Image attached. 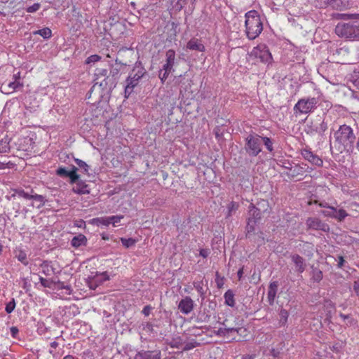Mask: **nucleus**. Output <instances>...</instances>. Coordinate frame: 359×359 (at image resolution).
I'll use <instances>...</instances> for the list:
<instances>
[{
	"label": "nucleus",
	"instance_id": "nucleus-1",
	"mask_svg": "<svg viewBox=\"0 0 359 359\" xmlns=\"http://www.w3.org/2000/svg\"><path fill=\"white\" fill-rule=\"evenodd\" d=\"M93 81V86L86 94V98L88 99L91 98L93 92L96 89L98 90V98H102L104 95V91L108 93H111L118 83L115 79L110 76L108 69L104 68L95 69Z\"/></svg>",
	"mask_w": 359,
	"mask_h": 359
},
{
	"label": "nucleus",
	"instance_id": "nucleus-2",
	"mask_svg": "<svg viewBox=\"0 0 359 359\" xmlns=\"http://www.w3.org/2000/svg\"><path fill=\"white\" fill-rule=\"evenodd\" d=\"M338 119L339 118H336V114L332 115L330 113L326 114L323 118L318 116L308 126V133H315L323 136L328 128H330L331 130H334V128Z\"/></svg>",
	"mask_w": 359,
	"mask_h": 359
},
{
	"label": "nucleus",
	"instance_id": "nucleus-3",
	"mask_svg": "<svg viewBox=\"0 0 359 359\" xmlns=\"http://www.w3.org/2000/svg\"><path fill=\"white\" fill-rule=\"evenodd\" d=\"M334 137L335 142L339 144V149L349 150L353 147L355 135L349 126L341 125L334 132Z\"/></svg>",
	"mask_w": 359,
	"mask_h": 359
},
{
	"label": "nucleus",
	"instance_id": "nucleus-4",
	"mask_svg": "<svg viewBox=\"0 0 359 359\" xmlns=\"http://www.w3.org/2000/svg\"><path fill=\"white\" fill-rule=\"evenodd\" d=\"M246 34L249 39L252 40L257 38L263 29V25L260 16L255 10L245 13Z\"/></svg>",
	"mask_w": 359,
	"mask_h": 359
},
{
	"label": "nucleus",
	"instance_id": "nucleus-5",
	"mask_svg": "<svg viewBox=\"0 0 359 359\" xmlns=\"http://www.w3.org/2000/svg\"><path fill=\"white\" fill-rule=\"evenodd\" d=\"M147 71L142 66L141 62H136L135 67L129 73L126 80L124 96L128 98L133 92L134 88L138 85L140 80L146 74Z\"/></svg>",
	"mask_w": 359,
	"mask_h": 359
},
{
	"label": "nucleus",
	"instance_id": "nucleus-6",
	"mask_svg": "<svg viewBox=\"0 0 359 359\" xmlns=\"http://www.w3.org/2000/svg\"><path fill=\"white\" fill-rule=\"evenodd\" d=\"M336 34L346 39H359V22L339 23L335 28Z\"/></svg>",
	"mask_w": 359,
	"mask_h": 359
},
{
	"label": "nucleus",
	"instance_id": "nucleus-7",
	"mask_svg": "<svg viewBox=\"0 0 359 359\" xmlns=\"http://www.w3.org/2000/svg\"><path fill=\"white\" fill-rule=\"evenodd\" d=\"M318 106V99L316 97H307L299 100L294 107L295 114H309Z\"/></svg>",
	"mask_w": 359,
	"mask_h": 359
},
{
	"label": "nucleus",
	"instance_id": "nucleus-8",
	"mask_svg": "<svg viewBox=\"0 0 359 359\" xmlns=\"http://www.w3.org/2000/svg\"><path fill=\"white\" fill-rule=\"evenodd\" d=\"M262 144V137L259 135H250L246 138V144L245 149L250 156H256L262 151L261 145Z\"/></svg>",
	"mask_w": 359,
	"mask_h": 359
},
{
	"label": "nucleus",
	"instance_id": "nucleus-9",
	"mask_svg": "<svg viewBox=\"0 0 359 359\" xmlns=\"http://www.w3.org/2000/svg\"><path fill=\"white\" fill-rule=\"evenodd\" d=\"M77 171L78 168L76 166L72 165L69 169H67L65 167H59L56 170L55 172L56 175L60 177L69 178L70 184H74L80 177V175L77 174Z\"/></svg>",
	"mask_w": 359,
	"mask_h": 359
},
{
	"label": "nucleus",
	"instance_id": "nucleus-10",
	"mask_svg": "<svg viewBox=\"0 0 359 359\" xmlns=\"http://www.w3.org/2000/svg\"><path fill=\"white\" fill-rule=\"evenodd\" d=\"M251 55L259 58L261 62L267 63L272 60V56L269 50L265 45H259L255 47L252 50Z\"/></svg>",
	"mask_w": 359,
	"mask_h": 359
},
{
	"label": "nucleus",
	"instance_id": "nucleus-11",
	"mask_svg": "<svg viewBox=\"0 0 359 359\" xmlns=\"http://www.w3.org/2000/svg\"><path fill=\"white\" fill-rule=\"evenodd\" d=\"M306 224L309 229L313 230H320L326 232L328 231L330 229L328 224L323 222L320 219L318 218H308L306 220Z\"/></svg>",
	"mask_w": 359,
	"mask_h": 359
},
{
	"label": "nucleus",
	"instance_id": "nucleus-12",
	"mask_svg": "<svg viewBox=\"0 0 359 359\" xmlns=\"http://www.w3.org/2000/svg\"><path fill=\"white\" fill-rule=\"evenodd\" d=\"M266 210V209L262 210L261 208L251 204L249 207V221L253 222V224H256L262 218V212Z\"/></svg>",
	"mask_w": 359,
	"mask_h": 359
},
{
	"label": "nucleus",
	"instance_id": "nucleus-13",
	"mask_svg": "<svg viewBox=\"0 0 359 359\" xmlns=\"http://www.w3.org/2000/svg\"><path fill=\"white\" fill-rule=\"evenodd\" d=\"M74 184H76V186L72 188L74 193L79 195L90 194V191L88 185L84 181L81 180L80 177Z\"/></svg>",
	"mask_w": 359,
	"mask_h": 359
},
{
	"label": "nucleus",
	"instance_id": "nucleus-14",
	"mask_svg": "<svg viewBox=\"0 0 359 359\" xmlns=\"http://www.w3.org/2000/svg\"><path fill=\"white\" fill-rule=\"evenodd\" d=\"M22 86V83H20V81H13L9 83H4L1 86V90L5 94H10Z\"/></svg>",
	"mask_w": 359,
	"mask_h": 359
},
{
	"label": "nucleus",
	"instance_id": "nucleus-15",
	"mask_svg": "<svg viewBox=\"0 0 359 359\" xmlns=\"http://www.w3.org/2000/svg\"><path fill=\"white\" fill-rule=\"evenodd\" d=\"M302 154L304 158L313 165L319 167L323 165V160L317 155L313 154L311 151L309 150H304Z\"/></svg>",
	"mask_w": 359,
	"mask_h": 359
},
{
	"label": "nucleus",
	"instance_id": "nucleus-16",
	"mask_svg": "<svg viewBox=\"0 0 359 359\" xmlns=\"http://www.w3.org/2000/svg\"><path fill=\"white\" fill-rule=\"evenodd\" d=\"M134 359H161V353L142 350L135 354Z\"/></svg>",
	"mask_w": 359,
	"mask_h": 359
},
{
	"label": "nucleus",
	"instance_id": "nucleus-17",
	"mask_svg": "<svg viewBox=\"0 0 359 359\" xmlns=\"http://www.w3.org/2000/svg\"><path fill=\"white\" fill-rule=\"evenodd\" d=\"M278 283L277 281L271 282L269 284L268 293H267V299L269 305H273L274 300L276 296V293L278 291Z\"/></svg>",
	"mask_w": 359,
	"mask_h": 359
},
{
	"label": "nucleus",
	"instance_id": "nucleus-18",
	"mask_svg": "<svg viewBox=\"0 0 359 359\" xmlns=\"http://www.w3.org/2000/svg\"><path fill=\"white\" fill-rule=\"evenodd\" d=\"M291 259L295 265L296 271L299 273H303L306 269L304 259L297 254L292 255Z\"/></svg>",
	"mask_w": 359,
	"mask_h": 359
},
{
	"label": "nucleus",
	"instance_id": "nucleus-19",
	"mask_svg": "<svg viewBox=\"0 0 359 359\" xmlns=\"http://www.w3.org/2000/svg\"><path fill=\"white\" fill-rule=\"evenodd\" d=\"M285 175L290 179H293L298 176H302L304 175L302 165L296 164L294 166L288 168Z\"/></svg>",
	"mask_w": 359,
	"mask_h": 359
},
{
	"label": "nucleus",
	"instance_id": "nucleus-20",
	"mask_svg": "<svg viewBox=\"0 0 359 359\" xmlns=\"http://www.w3.org/2000/svg\"><path fill=\"white\" fill-rule=\"evenodd\" d=\"M194 306V301L189 297L181 299V311L184 313H189L193 310Z\"/></svg>",
	"mask_w": 359,
	"mask_h": 359
},
{
	"label": "nucleus",
	"instance_id": "nucleus-21",
	"mask_svg": "<svg viewBox=\"0 0 359 359\" xmlns=\"http://www.w3.org/2000/svg\"><path fill=\"white\" fill-rule=\"evenodd\" d=\"M327 4L334 9L343 10L350 6L348 0H327Z\"/></svg>",
	"mask_w": 359,
	"mask_h": 359
},
{
	"label": "nucleus",
	"instance_id": "nucleus-22",
	"mask_svg": "<svg viewBox=\"0 0 359 359\" xmlns=\"http://www.w3.org/2000/svg\"><path fill=\"white\" fill-rule=\"evenodd\" d=\"M242 330V327H221L218 330L215 331V333L217 336L225 337L233 332L240 333Z\"/></svg>",
	"mask_w": 359,
	"mask_h": 359
},
{
	"label": "nucleus",
	"instance_id": "nucleus-23",
	"mask_svg": "<svg viewBox=\"0 0 359 359\" xmlns=\"http://www.w3.org/2000/svg\"><path fill=\"white\" fill-rule=\"evenodd\" d=\"M15 257L23 265L27 266L29 262L27 260L26 252L20 248H16L14 251Z\"/></svg>",
	"mask_w": 359,
	"mask_h": 359
},
{
	"label": "nucleus",
	"instance_id": "nucleus-24",
	"mask_svg": "<svg viewBox=\"0 0 359 359\" xmlns=\"http://www.w3.org/2000/svg\"><path fill=\"white\" fill-rule=\"evenodd\" d=\"M86 244L87 238L83 234H79L78 236L73 237V238L71 241V245L76 248H79L82 245H86Z\"/></svg>",
	"mask_w": 359,
	"mask_h": 359
},
{
	"label": "nucleus",
	"instance_id": "nucleus-25",
	"mask_svg": "<svg viewBox=\"0 0 359 359\" xmlns=\"http://www.w3.org/2000/svg\"><path fill=\"white\" fill-rule=\"evenodd\" d=\"M31 200L35 201L38 203V205L36 206V208L39 209L42 208L46 203L47 200L42 195L37 194L34 193L33 189H31Z\"/></svg>",
	"mask_w": 359,
	"mask_h": 359
},
{
	"label": "nucleus",
	"instance_id": "nucleus-26",
	"mask_svg": "<svg viewBox=\"0 0 359 359\" xmlns=\"http://www.w3.org/2000/svg\"><path fill=\"white\" fill-rule=\"evenodd\" d=\"M187 48L190 50H196L201 52L205 50L204 46L202 43H198V39H191L187 43Z\"/></svg>",
	"mask_w": 359,
	"mask_h": 359
},
{
	"label": "nucleus",
	"instance_id": "nucleus-27",
	"mask_svg": "<svg viewBox=\"0 0 359 359\" xmlns=\"http://www.w3.org/2000/svg\"><path fill=\"white\" fill-rule=\"evenodd\" d=\"M11 139L8 136L4 137L0 141V153H8L10 151V142Z\"/></svg>",
	"mask_w": 359,
	"mask_h": 359
},
{
	"label": "nucleus",
	"instance_id": "nucleus-28",
	"mask_svg": "<svg viewBox=\"0 0 359 359\" xmlns=\"http://www.w3.org/2000/svg\"><path fill=\"white\" fill-rule=\"evenodd\" d=\"M175 57V53L173 50H168L166 52V63L163 65L165 66L166 68L172 69Z\"/></svg>",
	"mask_w": 359,
	"mask_h": 359
},
{
	"label": "nucleus",
	"instance_id": "nucleus-29",
	"mask_svg": "<svg viewBox=\"0 0 359 359\" xmlns=\"http://www.w3.org/2000/svg\"><path fill=\"white\" fill-rule=\"evenodd\" d=\"M225 299V304L231 307H234L235 306V299H234V293L231 290H228L224 295Z\"/></svg>",
	"mask_w": 359,
	"mask_h": 359
},
{
	"label": "nucleus",
	"instance_id": "nucleus-30",
	"mask_svg": "<svg viewBox=\"0 0 359 359\" xmlns=\"http://www.w3.org/2000/svg\"><path fill=\"white\" fill-rule=\"evenodd\" d=\"M323 272L317 267L311 266V278L314 282L319 283L323 279Z\"/></svg>",
	"mask_w": 359,
	"mask_h": 359
},
{
	"label": "nucleus",
	"instance_id": "nucleus-31",
	"mask_svg": "<svg viewBox=\"0 0 359 359\" xmlns=\"http://www.w3.org/2000/svg\"><path fill=\"white\" fill-rule=\"evenodd\" d=\"M91 223L93 224H95L97 226L104 225L106 226H109L111 224L110 220H109V217L93 218L91 220Z\"/></svg>",
	"mask_w": 359,
	"mask_h": 359
},
{
	"label": "nucleus",
	"instance_id": "nucleus-32",
	"mask_svg": "<svg viewBox=\"0 0 359 359\" xmlns=\"http://www.w3.org/2000/svg\"><path fill=\"white\" fill-rule=\"evenodd\" d=\"M95 281L97 283L98 285L102 284L104 282L109 280V276L107 272L103 273H97L95 276Z\"/></svg>",
	"mask_w": 359,
	"mask_h": 359
},
{
	"label": "nucleus",
	"instance_id": "nucleus-33",
	"mask_svg": "<svg viewBox=\"0 0 359 359\" xmlns=\"http://www.w3.org/2000/svg\"><path fill=\"white\" fill-rule=\"evenodd\" d=\"M40 268L41 269V272L46 276L50 275V272L53 271V268L50 265V262L48 261H43L40 264Z\"/></svg>",
	"mask_w": 359,
	"mask_h": 359
},
{
	"label": "nucleus",
	"instance_id": "nucleus-34",
	"mask_svg": "<svg viewBox=\"0 0 359 359\" xmlns=\"http://www.w3.org/2000/svg\"><path fill=\"white\" fill-rule=\"evenodd\" d=\"M34 34H39L41 36L43 39H48L51 37L52 32L50 28L44 27L43 29L34 32Z\"/></svg>",
	"mask_w": 359,
	"mask_h": 359
},
{
	"label": "nucleus",
	"instance_id": "nucleus-35",
	"mask_svg": "<svg viewBox=\"0 0 359 359\" xmlns=\"http://www.w3.org/2000/svg\"><path fill=\"white\" fill-rule=\"evenodd\" d=\"M14 194L12 196H18L19 197H22L25 199L31 200L32 193L29 194L28 192L25 191L22 189H16L13 190Z\"/></svg>",
	"mask_w": 359,
	"mask_h": 359
},
{
	"label": "nucleus",
	"instance_id": "nucleus-36",
	"mask_svg": "<svg viewBox=\"0 0 359 359\" xmlns=\"http://www.w3.org/2000/svg\"><path fill=\"white\" fill-rule=\"evenodd\" d=\"M172 70V69L166 68L165 66H163V69L159 71L158 76L163 83L166 80Z\"/></svg>",
	"mask_w": 359,
	"mask_h": 359
},
{
	"label": "nucleus",
	"instance_id": "nucleus-37",
	"mask_svg": "<svg viewBox=\"0 0 359 359\" xmlns=\"http://www.w3.org/2000/svg\"><path fill=\"white\" fill-rule=\"evenodd\" d=\"M279 316H280L279 323L280 324V325H285L287 323V318L289 316V313H288L287 311L284 309H281L280 311V313H279Z\"/></svg>",
	"mask_w": 359,
	"mask_h": 359
},
{
	"label": "nucleus",
	"instance_id": "nucleus-38",
	"mask_svg": "<svg viewBox=\"0 0 359 359\" xmlns=\"http://www.w3.org/2000/svg\"><path fill=\"white\" fill-rule=\"evenodd\" d=\"M74 161L81 169L83 170L85 174L88 175L90 166L85 161L76 158H74Z\"/></svg>",
	"mask_w": 359,
	"mask_h": 359
},
{
	"label": "nucleus",
	"instance_id": "nucleus-39",
	"mask_svg": "<svg viewBox=\"0 0 359 359\" xmlns=\"http://www.w3.org/2000/svg\"><path fill=\"white\" fill-rule=\"evenodd\" d=\"M121 241L122 245L126 248H129L135 245V243H137V240L132 238H121Z\"/></svg>",
	"mask_w": 359,
	"mask_h": 359
},
{
	"label": "nucleus",
	"instance_id": "nucleus-40",
	"mask_svg": "<svg viewBox=\"0 0 359 359\" xmlns=\"http://www.w3.org/2000/svg\"><path fill=\"white\" fill-rule=\"evenodd\" d=\"M109 74H110L111 77L115 79V81L118 82L120 77V69L114 67V66L111 65V69L110 71L109 72Z\"/></svg>",
	"mask_w": 359,
	"mask_h": 359
},
{
	"label": "nucleus",
	"instance_id": "nucleus-41",
	"mask_svg": "<svg viewBox=\"0 0 359 359\" xmlns=\"http://www.w3.org/2000/svg\"><path fill=\"white\" fill-rule=\"evenodd\" d=\"M337 213V209L334 207H327V209L324 210L322 211V214H323L325 216L335 218Z\"/></svg>",
	"mask_w": 359,
	"mask_h": 359
},
{
	"label": "nucleus",
	"instance_id": "nucleus-42",
	"mask_svg": "<svg viewBox=\"0 0 359 359\" xmlns=\"http://www.w3.org/2000/svg\"><path fill=\"white\" fill-rule=\"evenodd\" d=\"M339 316L344 320H347V325H355L357 323V321L351 315H345L341 313Z\"/></svg>",
	"mask_w": 359,
	"mask_h": 359
},
{
	"label": "nucleus",
	"instance_id": "nucleus-43",
	"mask_svg": "<svg viewBox=\"0 0 359 359\" xmlns=\"http://www.w3.org/2000/svg\"><path fill=\"white\" fill-rule=\"evenodd\" d=\"M15 299L13 298L8 303L6 304L5 311L7 313H11L15 308Z\"/></svg>",
	"mask_w": 359,
	"mask_h": 359
},
{
	"label": "nucleus",
	"instance_id": "nucleus-44",
	"mask_svg": "<svg viewBox=\"0 0 359 359\" xmlns=\"http://www.w3.org/2000/svg\"><path fill=\"white\" fill-rule=\"evenodd\" d=\"M101 58H102L101 56H100L97 54L92 55L87 57V59L86 60V64L88 65V64H91V63H95V62L100 61L101 60Z\"/></svg>",
	"mask_w": 359,
	"mask_h": 359
},
{
	"label": "nucleus",
	"instance_id": "nucleus-45",
	"mask_svg": "<svg viewBox=\"0 0 359 359\" xmlns=\"http://www.w3.org/2000/svg\"><path fill=\"white\" fill-rule=\"evenodd\" d=\"M262 143L264 144L266 149L269 151H272L273 148V142H272L271 140L267 137H262Z\"/></svg>",
	"mask_w": 359,
	"mask_h": 359
},
{
	"label": "nucleus",
	"instance_id": "nucleus-46",
	"mask_svg": "<svg viewBox=\"0 0 359 359\" xmlns=\"http://www.w3.org/2000/svg\"><path fill=\"white\" fill-rule=\"evenodd\" d=\"M39 281L43 287L50 288L53 283V281L52 280L46 279L41 276L39 277Z\"/></svg>",
	"mask_w": 359,
	"mask_h": 359
},
{
	"label": "nucleus",
	"instance_id": "nucleus-47",
	"mask_svg": "<svg viewBox=\"0 0 359 359\" xmlns=\"http://www.w3.org/2000/svg\"><path fill=\"white\" fill-rule=\"evenodd\" d=\"M214 133L215 135L216 138L218 140L223 139L224 130L220 126H217L214 129Z\"/></svg>",
	"mask_w": 359,
	"mask_h": 359
},
{
	"label": "nucleus",
	"instance_id": "nucleus-48",
	"mask_svg": "<svg viewBox=\"0 0 359 359\" xmlns=\"http://www.w3.org/2000/svg\"><path fill=\"white\" fill-rule=\"evenodd\" d=\"M86 283L90 290H95L97 288V287L98 286L97 283L95 281L94 276L92 278L89 277L86 280Z\"/></svg>",
	"mask_w": 359,
	"mask_h": 359
},
{
	"label": "nucleus",
	"instance_id": "nucleus-49",
	"mask_svg": "<svg viewBox=\"0 0 359 359\" xmlns=\"http://www.w3.org/2000/svg\"><path fill=\"white\" fill-rule=\"evenodd\" d=\"M347 215L348 214L344 210H337L335 219H337L339 221H342Z\"/></svg>",
	"mask_w": 359,
	"mask_h": 359
},
{
	"label": "nucleus",
	"instance_id": "nucleus-50",
	"mask_svg": "<svg viewBox=\"0 0 359 359\" xmlns=\"http://www.w3.org/2000/svg\"><path fill=\"white\" fill-rule=\"evenodd\" d=\"M255 224H253V222H250L249 221V219H248V223L246 226V237H250L251 233L255 230Z\"/></svg>",
	"mask_w": 359,
	"mask_h": 359
},
{
	"label": "nucleus",
	"instance_id": "nucleus-51",
	"mask_svg": "<svg viewBox=\"0 0 359 359\" xmlns=\"http://www.w3.org/2000/svg\"><path fill=\"white\" fill-rule=\"evenodd\" d=\"M41 8L39 3H35L32 6H30L26 8L27 13H35Z\"/></svg>",
	"mask_w": 359,
	"mask_h": 359
},
{
	"label": "nucleus",
	"instance_id": "nucleus-52",
	"mask_svg": "<svg viewBox=\"0 0 359 359\" xmlns=\"http://www.w3.org/2000/svg\"><path fill=\"white\" fill-rule=\"evenodd\" d=\"M318 105L321 107L323 109L329 110L332 108V104L330 101L324 100L321 102L320 104L318 103Z\"/></svg>",
	"mask_w": 359,
	"mask_h": 359
},
{
	"label": "nucleus",
	"instance_id": "nucleus-53",
	"mask_svg": "<svg viewBox=\"0 0 359 359\" xmlns=\"http://www.w3.org/2000/svg\"><path fill=\"white\" fill-rule=\"evenodd\" d=\"M123 218V215H115L109 217L110 223L115 225L116 223H118Z\"/></svg>",
	"mask_w": 359,
	"mask_h": 359
},
{
	"label": "nucleus",
	"instance_id": "nucleus-54",
	"mask_svg": "<svg viewBox=\"0 0 359 359\" xmlns=\"http://www.w3.org/2000/svg\"><path fill=\"white\" fill-rule=\"evenodd\" d=\"M142 327H143V330L144 331H146L147 332H152L154 329H153V325L150 323H143L142 325Z\"/></svg>",
	"mask_w": 359,
	"mask_h": 359
},
{
	"label": "nucleus",
	"instance_id": "nucleus-55",
	"mask_svg": "<svg viewBox=\"0 0 359 359\" xmlns=\"http://www.w3.org/2000/svg\"><path fill=\"white\" fill-rule=\"evenodd\" d=\"M197 344H198V343L196 341H191V342L187 343L184 345V346L183 347V351H188L191 348H194V347L196 346Z\"/></svg>",
	"mask_w": 359,
	"mask_h": 359
},
{
	"label": "nucleus",
	"instance_id": "nucleus-56",
	"mask_svg": "<svg viewBox=\"0 0 359 359\" xmlns=\"http://www.w3.org/2000/svg\"><path fill=\"white\" fill-rule=\"evenodd\" d=\"M152 309H153V307H152V306H151L150 305H147V306H145L143 308V309H142V313L145 316H148L150 314V313H151V310H152Z\"/></svg>",
	"mask_w": 359,
	"mask_h": 359
},
{
	"label": "nucleus",
	"instance_id": "nucleus-57",
	"mask_svg": "<svg viewBox=\"0 0 359 359\" xmlns=\"http://www.w3.org/2000/svg\"><path fill=\"white\" fill-rule=\"evenodd\" d=\"M353 288L356 295L359 297V279L354 281Z\"/></svg>",
	"mask_w": 359,
	"mask_h": 359
},
{
	"label": "nucleus",
	"instance_id": "nucleus-58",
	"mask_svg": "<svg viewBox=\"0 0 359 359\" xmlns=\"http://www.w3.org/2000/svg\"><path fill=\"white\" fill-rule=\"evenodd\" d=\"M341 18L343 19H351L358 18L359 14H341Z\"/></svg>",
	"mask_w": 359,
	"mask_h": 359
},
{
	"label": "nucleus",
	"instance_id": "nucleus-59",
	"mask_svg": "<svg viewBox=\"0 0 359 359\" xmlns=\"http://www.w3.org/2000/svg\"><path fill=\"white\" fill-rule=\"evenodd\" d=\"M19 330L17 327H11V334L12 337L17 338V335L18 334Z\"/></svg>",
	"mask_w": 359,
	"mask_h": 359
},
{
	"label": "nucleus",
	"instance_id": "nucleus-60",
	"mask_svg": "<svg viewBox=\"0 0 359 359\" xmlns=\"http://www.w3.org/2000/svg\"><path fill=\"white\" fill-rule=\"evenodd\" d=\"M194 287L197 290V291L200 293V294L202 296L204 294L205 292L203 290V287L201 285V283H195Z\"/></svg>",
	"mask_w": 359,
	"mask_h": 359
},
{
	"label": "nucleus",
	"instance_id": "nucleus-61",
	"mask_svg": "<svg viewBox=\"0 0 359 359\" xmlns=\"http://www.w3.org/2000/svg\"><path fill=\"white\" fill-rule=\"evenodd\" d=\"M13 165V163L11 162L4 163L0 161V170L5 169L6 168H11V166Z\"/></svg>",
	"mask_w": 359,
	"mask_h": 359
},
{
	"label": "nucleus",
	"instance_id": "nucleus-62",
	"mask_svg": "<svg viewBox=\"0 0 359 359\" xmlns=\"http://www.w3.org/2000/svg\"><path fill=\"white\" fill-rule=\"evenodd\" d=\"M238 208V205L235 203H231L229 206V214L233 211V210H236Z\"/></svg>",
	"mask_w": 359,
	"mask_h": 359
},
{
	"label": "nucleus",
	"instance_id": "nucleus-63",
	"mask_svg": "<svg viewBox=\"0 0 359 359\" xmlns=\"http://www.w3.org/2000/svg\"><path fill=\"white\" fill-rule=\"evenodd\" d=\"M209 255V251L207 249H201L200 250V255L204 258H206Z\"/></svg>",
	"mask_w": 359,
	"mask_h": 359
},
{
	"label": "nucleus",
	"instance_id": "nucleus-64",
	"mask_svg": "<svg viewBox=\"0 0 359 359\" xmlns=\"http://www.w3.org/2000/svg\"><path fill=\"white\" fill-rule=\"evenodd\" d=\"M338 259H339V262H338L337 266L339 268H342V266H344V263L345 262V260L342 256H339Z\"/></svg>",
	"mask_w": 359,
	"mask_h": 359
}]
</instances>
